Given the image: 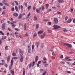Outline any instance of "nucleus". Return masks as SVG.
Listing matches in <instances>:
<instances>
[{
    "label": "nucleus",
    "instance_id": "1",
    "mask_svg": "<svg viewBox=\"0 0 75 75\" xmlns=\"http://www.w3.org/2000/svg\"><path fill=\"white\" fill-rule=\"evenodd\" d=\"M62 44L63 45V46H64V45H67L69 48H71V47H72V45L71 44L62 42Z\"/></svg>",
    "mask_w": 75,
    "mask_h": 75
},
{
    "label": "nucleus",
    "instance_id": "2",
    "mask_svg": "<svg viewBox=\"0 0 75 75\" xmlns=\"http://www.w3.org/2000/svg\"><path fill=\"white\" fill-rule=\"evenodd\" d=\"M53 28H54V29H58V28H61V27L56 25H54L53 26Z\"/></svg>",
    "mask_w": 75,
    "mask_h": 75
},
{
    "label": "nucleus",
    "instance_id": "3",
    "mask_svg": "<svg viewBox=\"0 0 75 75\" xmlns=\"http://www.w3.org/2000/svg\"><path fill=\"white\" fill-rule=\"evenodd\" d=\"M31 45L30 44H29V45L28 46V52L29 53H31V47H30Z\"/></svg>",
    "mask_w": 75,
    "mask_h": 75
},
{
    "label": "nucleus",
    "instance_id": "4",
    "mask_svg": "<svg viewBox=\"0 0 75 75\" xmlns=\"http://www.w3.org/2000/svg\"><path fill=\"white\" fill-rule=\"evenodd\" d=\"M1 27L2 28L3 30L5 29V28H6V24H5V23H4L2 24Z\"/></svg>",
    "mask_w": 75,
    "mask_h": 75
},
{
    "label": "nucleus",
    "instance_id": "5",
    "mask_svg": "<svg viewBox=\"0 0 75 75\" xmlns=\"http://www.w3.org/2000/svg\"><path fill=\"white\" fill-rule=\"evenodd\" d=\"M70 58V57H66L65 58V59L66 60H67L68 61H72V59H69Z\"/></svg>",
    "mask_w": 75,
    "mask_h": 75
},
{
    "label": "nucleus",
    "instance_id": "6",
    "mask_svg": "<svg viewBox=\"0 0 75 75\" xmlns=\"http://www.w3.org/2000/svg\"><path fill=\"white\" fill-rule=\"evenodd\" d=\"M20 56H21V57L20 59V62H22L23 61V55H22L21 54H20Z\"/></svg>",
    "mask_w": 75,
    "mask_h": 75
},
{
    "label": "nucleus",
    "instance_id": "7",
    "mask_svg": "<svg viewBox=\"0 0 75 75\" xmlns=\"http://www.w3.org/2000/svg\"><path fill=\"white\" fill-rule=\"evenodd\" d=\"M13 16H14V17H18V13H14L13 14Z\"/></svg>",
    "mask_w": 75,
    "mask_h": 75
},
{
    "label": "nucleus",
    "instance_id": "8",
    "mask_svg": "<svg viewBox=\"0 0 75 75\" xmlns=\"http://www.w3.org/2000/svg\"><path fill=\"white\" fill-rule=\"evenodd\" d=\"M54 21L55 24H57L58 23V19L56 18L54 19Z\"/></svg>",
    "mask_w": 75,
    "mask_h": 75
},
{
    "label": "nucleus",
    "instance_id": "9",
    "mask_svg": "<svg viewBox=\"0 0 75 75\" xmlns=\"http://www.w3.org/2000/svg\"><path fill=\"white\" fill-rule=\"evenodd\" d=\"M45 37V33H43V35H41L40 37V38H41V39H42L44 38V37Z\"/></svg>",
    "mask_w": 75,
    "mask_h": 75
},
{
    "label": "nucleus",
    "instance_id": "10",
    "mask_svg": "<svg viewBox=\"0 0 75 75\" xmlns=\"http://www.w3.org/2000/svg\"><path fill=\"white\" fill-rule=\"evenodd\" d=\"M27 28V24L25 23L24 24V30L25 31L26 30V29Z\"/></svg>",
    "mask_w": 75,
    "mask_h": 75
},
{
    "label": "nucleus",
    "instance_id": "11",
    "mask_svg": "<svg viewBox=\"0 0 75 75\" xmlns=\"http://www.w3.org/2000/svg\"><path fill=\"white\" fill-rule=\"evenodd\" d=\"M1 62H2L1 65H4V63H5V61L3 59L1 60Z\"/></svg>",
    "mask_w": 75,
    "mask_h": 75
},
{
    "label": "nucleus",
    "instance_id": "12",
    "mask_svg": "<svg viewBox=\"0 0 75 75\" xmlns=\"http://www.w3.org/2000/svg\"><path fill=\"white\" fill-rule=\"evenodd\" d=\"M38 56H36L35 58V62H37V61H38Z\"/></svg>",
    "mask_w": 75,
    "mask_h": 75
},
{
    "label": "nucleus",
    "instance_id": "13",
    "mask_svg": "<svg viewBox=\"0 0 75 75\" xmlns=\"http://www.w3.org/2000/svg\"><path fill=\"white\" fill-rule=\"evenodd\" d=\"M71 21H72V19L70 18L68 20L67 23H70Z\"/></svg>",
    "mask_w": 75,
    "mask_h": 75
},
{
    "label": "nucleus",
    "instance_id": "14",
    "mask_svg": "<svg viewBox=\"0 0 75 75\" xmlns=\"http://www.w3.org/2000/svg\"><path fill=\"white\" fill-rule=\"evenodd\" d=\"M43 31L42 30H40L38 32V34H42V33H43Z\"/></svg>",
    "mask_w": 75,
    "mask_h": 75
},
{
    "label": "nucleus",
    "instance_id": "15",
    "mask_svg": "<svg viewBox=\"0 0 75 75\" xmlns=\"http://www.w3.org/2000/svg\"><path fill=\"white\" fill-rule=\"evenodd\" d=\"M10 55H9L8 56L7 58L8 62H9V61H10Z\"/></svg>",
    "mask_w": 75,
    "mask_h": 75
},
{
    "label": "nucleus",
    "instance_id": "16",
    "mask_svg": "<svg viewBox=\"0 0 75 75\" xmlns=\"http://www.w3.org/2000/svg\"><path fill=\"white\" fill-rule=\"evenodd\" d=\"M58 1L59 3H64V1L63 0H58Z\"/></svg>",
    "mask_w": 75,
    "mask_h": 75
},
{
    "label": "nucleus",
    "instance_id": "17",
    "mask_svg": "<svg viewBox=\"0 0 75 75\" xmlns=\"http://www.w3.org/2000/svg\"><path fill=\"white\" fill-rule=\"evenodd\" d=\"M22 17V15H21V14H20L19 16L18 17V20H19V19H21Z\"/></svg>",
    "mask_w": 75,
    "mask_h": 75
},
{
    "label": "nucleus",
    "instance_id": "18",
    "mask_svg": "<svg viewBox=\"0 0 75 75\" xmlns=\"http://www.w3.org/2000/svg\"><path fill=\"white\" fill-rule=\"evenodd\" d=\"M10 24H11L12 25V26H13V28H14V27L16 26V25H15L13 23L11 22V23H10Z\"/></svg>",
    "mask_w": 75,
    "mask_h": 75
},
{
    "label": "nucleus",
    "instance_id": "19",
    "mask_svg": "<svg viewBox=\"0 0 75 75\" xmlns=\"http://www.w3.org/2000/svg\"><path fill=\"white\" fill-rule=\"evenodd\" d=\"M11 73L12 75H14V71L13 70L11 71Z\"/></svg>",
    "mask_w": 75,
    "mask_h": 75
},
{
    "label": "nucleus",
    "instance_id": "20",
    "mask_svg": "<svg viewBox=\"0 0 75 75\" xmlns=\"http://www.w3.org/2000/svg\"><path fill=\"white\" fill-rule=\"evenodd\" d=\"M36 29H38V28H39V25L38 24H36Z\"/></svg>",
    "mask_w": 75,
    "mask_h": 75
},
{
    "label": "nucleus",
    "instance_id": "21",
    "mask_svg": "<svg viewBox=\"0 0 75 75\" xmlns=\"http://www.w3.org/2000/svg\"><path fill=\"white\" fill-rule=\"evenodd\" d=\"M35 45L37 46V48H38V46H39V43L38 42H36L35 43Z\"/></svg>",
    "mask_w": 75,
    "mask_h": 75
},
{
    "label": "nucleus",
    "instance_id": "22",
    "mask_svg": "<svg viewBox=\"0 0 75 75\" xmlns=\"http://www.w3.org/2000/svg\"><path fill=\"white\" fill-rule=\"evenodd\" d=\"M34 20H35V21H38V20H37V18H36V17L34 16Z\"/></svg>",
    "mask_w": 75,
    "mask_h": 75
},
{
    "label": "nucleus",
    "instance_id": "23",
    "mask_svg": "<svg viewBox=\"0 0 75 75\" xmlns=\"http://www.w3.org/2000/svg\"><path fill=\"white\" fill-rule=\"evenodd\" d=\"M11 65H13V59L11 60Z\"/></svg>",
    "mask_w": 75,
    "mask_h": 75
},
{
    "label": "nucleus",
    "instance_id": "24",
    "mask_svg": "<svg viewBox=\"0 0 75 75\" xmlns=\"http://www.w3.org/2000/svg\"><path fill=\"white\" fill-rule=\"evenodd\" d=\"M12 55L13 56H14V57H16V56H17V54L14 52H13L12 54Z\"/></svg>",
    "mask_w": 75,
    "mask_h": 75
},
{
    "label": "nucleus",
    "instance_id": "25",
    "mask_svg": "<svg viewBox=\"0 0 75 75\" xmlns=\"http://www.w3.org/2000/svg\"><path fill=\"white\" fill-rule=\"evenodd\" d=\"M41 61H39L38 62V63L37 64V66H38V67H39V64H40V63H41Z\"/></svg>",
    "mask_w": 75,
    "mask_h": 75
},
{
    "label": "nucleus",
    "instance_id": "26",
    "mask_svg": "<svg viewBox=\"0 0 75 75\" xmlns=\"http://www.w3.org/2000/svg\"><path fill=\"white\" fill-rule=\"evenodd\" d=\"M4 4L5 5H6V6H8V7H9V6H10V5H9V4H8L6 3H5Z\"/></svg>",
    "mask_w": 75,
    "mask_h": 75
},
{
    "label": "nucleus",
    "instance_id": "27",
    "mask_svg": "<svg viewBox=\"0 0 75 75\" xmlns=\"http://www.w3.org/2000/svg\"><path fill=\"white\" fill-rule=\"evenodd\" d=\"M15 8L16 11H18V7L17 6H15Z\"/></svg>",
    "mask_w": 75,
    "mask_h": 75
},
{
    "label": "nucleus",
    "instance_id": "28",
    "mask_svg": "<svg viewBox=\"0 0 75 75\" xmlns=\"http://www.w3.org/2000/svg\"><path fill=\"white\" fill-rule=\"evenodd\" d=\"M13 59H18V57H13Z\"/></svg>",
    "mask_w": 75,
    "mask_h": 75
},
{
    "label": "nucleus",
    "instance_id": "29",
    "mask_svg": "<svg viewBox=\"0 0 75 75\" xmlns=\"http://www.w3.org/2000/svg\"><path fill=\"white\" fill-rule=\"evenodd\" d=\"M7 38V37L6 36H2V38L3 40V39H6V38Z\"/></svg>",
    "mask_w": 75,
    "mask_h": 75
},
{
    "label": "nucleus",
    "instance_id": "30",
    "mask_svg": "<svg viewBox=\"0 0 75 75\" xmlns=\"http://www.w3.org/2000/svg\"><path fill=\"white\" fill-rule=\"evenodd\" d=\"M40 9H40L39 10H38V9H36V11L37 13H40Z\"/></svg>",
    "mask_w": 75,
    "mask_h": 75
},
{
    "label": "nucleus",
    "instance_id": "31",
    "mask_svg": "<svg viewBox=\"0 0 75 75\" xmlns=\"http://www.w3.org/2000/svg\"><path fill=\"white\" fill-rule=\"evenodd\" d=\"M43 21L44 22H47V21H48V19H44L43 20Z\"/></svg>",
    "mask_w": 75,
    "mask_h": 75
},
{
    "label": "nucleus",
    "instance_id": "32",
    "mask_svg": "<svg viewBox=\"0 0 75 75\" xmlns=\"http://www.w3.org/2000/svg\"><path fill=\"white\" fill-rule=\"evenodd\" d=\"M30 15H31V14L30 13L28 14L27 16V18H28V17L30 16Z\"/></svg>",
    "mask_w": 75,
    "mask_h": 75
},
{
    "label": "nucleus",
    "instance_id": "33",
    "mask_svg": "<svg viewBox=\"0 0 75 75\" xmlns=\"http://www.w3.org/2000/svg\"><path fill=\"white\" fill-rule=\"evenodd\" d=\"M35 65V62H33L32 63V67H33Z\"/></svg>",
    "mask_w": 75,
    "mask_h": 75
},
{
    "label": "nucleus",
    "instance_id": "34",
    "mask_svg": "<svg viewBox=\"0 0 75 75\" xmlns=\"http://www.w3.org/2000/svg\"><path fill=\"white\" fill-rule=\"evenodd\" d=\"M14 2L16 5H18V3L17 1H15Z\"/></svg>",
    "mask_w": 75,
    "mask_h": 75
},
{
    "label": "nucleus",
    "instance_id": "35",
    "mask_svg": "<svg viewBox=\"0 0 75 75\" xmlns=\"http://www.w3.org/2000/svg\"><path fill=\"white\" fill-rule=\"evenodd\" d=\"M31 66H32V63H30L29 65V68H31Z\"/></svg>",
    "mask_w": 75,
    "mask_h": 75
},
{
    "label": "nucleus",
    "instance_id": "36",
    "mask_svg": "<svg viewBox=\"0 0 75 75\" xmlns=\"http://www.w3.org/2000/svg\"><path fill=\"white\" fill-rule=\"evenodd\" d=\"M31 6H29L28 7V10H30L31 9Z\"/></svg>",
    "mask_w": 75,
    "mask_h": 75
},
{
    "label": "nucleus",
    "instance_id": "37",
    "mask_svg": "<svg viewBox=\"0 0 75 75\" xmlns=\"http://www.w3.org/2000/svg\"><path fill=\"white\" fill-rule=\"evenodd\" d=\"M36 36H37V33H35L33 36V37H36Z\"/></svg>",
    "mask_w": 75,
    "mask_h": 75
},
{
    "label": "nucleus",
    "instance_id": "38",
    "mask_svg": "<svg viewBox=\"0 0 75 75\" xmlns=\"http://www.w3.org/2000/svg\"><path fill=\"white\" fill-rule=\"evenodd\" d=\"M5 50L6 51L8 50V46H6L5 47Z\"/></svg>",
    "mask_w": 75,
    "mask_h": 75
},
{
    "label": "nucleus",
    "instance_id": "39",
    "mask_svg": "<svg viewBox=\"0 0 75 75\" xmlns=\"http://www.w3.org/2000/svg\"><path fill=\"white\" fill-rule=\"evenodd\" d=\"M4 20H5V19L4 18L3 19V20H1V23H3V22H4Z\"/></svg>",
    "mask_w": 75,
    "mask_h": 75
},
{
    "label": "nucleus",
    "instance_id": "40",
    "mask_svg": "<svg viewBox=\"0 0 75 75\" xmlns=\"http://www.w3.org/2000/svg\"><path fill=\"white\" fill-rule=\"evenodd\" d=\"M20 53L21 54H23L24 52H23V50H21L20 51Z\"/></svg>",
    "mask_w": 75,
    "mask_h": 75
},
{
    "label": "nucleus",
    "instance_id": "41",
    "mask_svg": "<svg viewBox=\"0 0 75 75\" xmlns=\"http://www.w3.org/2000/svg\"><path fill=\"white\" fill-rule=\"evenodd\" d=\"M68 17L66 16L65 18V20L66 21H67V19H68Z\"/></svg>",
    "mask_w": 75,
    "mask_h": 75
},
{
    "label": "nucleus",
    "instance_id": "42",
    "mask_svg": "<svg viewBox=\"0 0 75 75\" xmlns=\"http://www.w3.org/2000/svg\"><path fill=\"white\" fill-rule=\"evenodd\" d=\"M60 63L61 64H65V62H62V61H61L60 62Z\"/></svg>",
    "mask_w": 75,
    "mask_h": 75
},
{
    "label": "nucleus",
    "instance_id": "43",
    "mask_svg": "<svg viewBox=\"0 0 75 75\" xmlns=\"http://www.w3.org/2000/svg\"><path fill=\"white\" fill-rule=\"evenodd\" d=\"M21 9L22 10H23V6L22 5H21Z\"/></svg>",
    "mask_w": 75,
    "mask_h": 75
},
{
    "label": "nucleus",
    "instance_id": "44",
    "mask_svg": "<svg viewBox=\"0 0 75 75\" xmlns=\"http://www.w3.org/2000/svg\"><path fill=\"white\" fill-rule=\"evenodd\" d=\"M57 7H58V8H60V7H61V6H60V5L59 4L57 5Z\"/></svg>",
    "mask_w": 75,
    "mask_h": 75
},
{
    "label": "nucleus",
    "instance_id": "45",
    "mask_svg": "<svg viewBox=\"0 0 75 75\" xmlns=\"http://www.w3.org/2000/svg\"><path fill=\"white\" fill-rule=\"evenodd\" d=\"M44 44H43V43H42L41 45V47L42 48H44Z\"/></svg>",
    "mask_w": 75,
    "mask_h": 75
},
{
    "label": "nucleus",
    "instance_id": "46",
    "mask_svg": "<svg viewBox=\"0 0 75 75\" xmlns=\"http://www.w3.org/2000/svg\"><path fill=\"white\" fill-rule=\"evenodd\" d=\"M12 66V65H11H11H10V66H9V69H11Z\"/></svg>",
    "mask_w": 75,
    "mask_h": 75
},
{
    "label": "nucleus",
    "instance_id": "47",
    "mask_svg": "<svg viewBox=\"0 0 75 75\" xmlns=\"http://www.w3.org/2000/svg\"><path fill=\"white\" fill-rule=\"evenodd\" d=\"M44 9H45V8L44 7V6H42V10L43 11H44Z\"/></svg>",
    "mask_w": 75,
    "mask_h": 75
},
{
    "label": "nucleus",
    "instance_id": "48",
    "mask_svg": "<svg viewBox=\"0 0 75 75\" xmlns=\"http://www.w3.org/2000/svg\"><path fill=\"white\" fill-rule=\"evenodd\" d=\"M48 31L49 32V33H52V30H48Z\"/></svg>",
    "mask_w": 75,
    "mask_h": 75
},
{
    "label": "nucleus",
    "instance_id": "49",
    "mask_svg": "<svg viewBox=\"0 0 75 75\" xmlns=\"http://www.w3.org/2000/svg\"><path fill=\"white\" fill-rule=\"evenodd\" d=\"M25 35L26 36V37H28V33H26L25 34Z\"/></svg>",
    "mask_w": 75,
    "mask_h": 75
},
{
    "label": "nucleus",
    "instance_id": "50",
    "mask_svg": "<svg viewBox=\"0 0 75 75\" xmlns=\"http://www.w3.org/2000/svg\"><path fill=\"white\" fill-rule=\"evenodd\" d=\"M73 11H74V9H73V8H72L71 10V12L72 13Z\"/></svg>",
    "mask_w": 75,
    "mask_h": 75
},
{
    "label": "nucleus",
    "instance_id": "51",
    "mask_svg": "<svg viewBox=\"0 0 75 75\" xmlns=\"http://www.w3.org/2000/svg\"><path fill=\"white\" fill-rule=\"evenodd\" d=\"M47 72L46 71H45L44 72V73L43 74H42V75H45V74H46Z\"/></svg>",
    "mask_w": 75,
    "mask_h": 75
},
{
    "label": "nucleus",
    "instance_id": "52",
    "mask_svg": "<svg viewBox=\"0 0 75 75\" xmlns=\"http://www.w3.org/2000/svg\"><path fill=\"white\" fill-rule=\"evenodd\" d=\"M48 64H45V66L46 67H48Z\"/></svg>",
    "mask_w": 75,
    "mask_h": 75
},
{
    "label": "nucleus",
    "instance_id": "53",
    "mask_svg": "<svg viewBox=\"0 0 75 75\" xmlns=\"http://www.w3.org/2000/svg\"><path fill=\"white\" fill-rule=\"evenodd\" d=\"M33 10H35L36 9V7H35V6H33Z\"/></svg>",
    "mask_w": 75,
    "mask_h": 75
},
{
    "label": "nucleus",
    "instance_id": "54",
    "mask_svg": "<svg viewBox=\"0 0 75 75\" xmlns=\"http://www.w3.org/2000/svg\"><path fill=\"white\" fill-rule=\"evenodd\" d=\"M11 11H14V8H12L11 9Z\"/></svg>",
    "mask_w": 75,
    "mask_h": 75
},
{
    "label": "nucleus",
    "instance_id": "55",
    "mask_svg": "<svg viewBox=\"0 0 75 75\" xmlns=\"http://www.w3.org/2000/svg\"><path fill=\"white\" fill-rule=\"evenodd\" d=\"M0 6H3L4 4H3L0 2Z\"/></svg>",
    "mask_w": 75,
    "mask_h": 75
},
{
    "label": "nucleus",
    "instance_id": "56",
    "mask_svg": "<svg viewBox=\"0 0 75 75\" xmlns=\"http://www.w3.org/2000/svg\"><path fill=\"white\" fill-rule=\"evenodd\" d=\"M23 75H25V70H23Z\"/></svg>",
    "mask_w": 75,
    "mask_h": 75
},
{
    "label": "nucleus",
    "instance_id": "57",
    "mask_svg": "<svg viewBox=\"0 0 75 75\" xmlns=\"http://www.w3.org/2000/svg\"><path fill=\"white\" fill-rule=\"evenodd\" d=\"M34 48V45H33L32 46V50H33Z\"/></svg>",
    "mask_w": 75,
    "mask_h": 75
},
{
    "label": "nucleus",
    "instance_id": "58",
    "mask_svg": "<svg viewBox=\"0 0 75 75\" xmlns=\"http://www.w3.org/2000/svg\"><path fill=\"white\" fill-rule=\"evenodd\" d=\"M27 4H27V3H25V4H24V5L25 6H27Z\"/></svg>",
    "mask_w": 75,
    "mask_h": 75
},
{
    "label": "nucleus",
    "instance_id": "59",
    "mask_svg": "<svg viewBox=\"0 0 75 75\" xmlns=\"http://www.w3.org/2000/svg\"><path fill=\"white\" fill-rule=\"evenodd\" d=\"M73 23H75V19H74L73 21Z\"/></svg>",
    "mask_w": 75,
    "mask_h": 75
},
{
    "label": "nucleus",
    "instance_id": "60",
    "mask_svg": "<svg viewBox=\"0 0 75 75\" xmlns=\"http://www.w3.org/2000/svg\"><path fill=\"white\" fill-rule=\"evenodd\" d=\"M4 66H5V67H7V66H8V65H7V64H5Z\"/></svg>",
    "mask_w": 75,
    "mask_h": 75
},
{
    "label": "nucleus",
    "instance_id": "61",
    "mask_svg": "<svg viewBox=\"0 0 75 75\" xmlns=\"http://www.w3.org/2000/svg\"><path fill=\"white\" fill-rule=\"evenodd\" d=\"M2 42V40H0V45H1V43Z\"/></svg>",
    "mask_w": 75,
    "mask_h": 75
},
{
    "label": "nucleus",
    "instance_id": "62",
    "mask_svg": "<svg viewBox=\"0 0 75 75\" xmlns=\"http://www.w3.org/2000/svg\"><path fill=\"white\" fill-rule=\"evenodd\" d=\"M63 31H64V32H67V30L66 29H64L63 30Z\"/></svg>",
    "mask_w": 75,
    "mask_h": 75
},
{
    "label": "nucleus",
    "instance_id": "63",
    "mask_svg": "<svg viewBox=\"0 0 75 75\" xmlns=\"http://www.w3.org/2000/svg\"><path fill=\"white\" fill-rule=\"evenodd\" d=\"M49 6V5L48 4H47L46 5V7H48Z\"/></svg>",
    "mask_w": 75,
    "mask_h": 75
},
{
    "label": "nucleus",
    "instance_id": "64",
    "mask_svg": "<svg viewBox=\"0 0 75 75\" xmlns=\"http://www.w3.org/2000/svg\"><path fill=\"white\" fill-rule=\"evenodd\" d=\"M52 54L53 55V56H55V53H54V52H53L52 53Z\"/></svg>",
    "mask_w": 75,
    "mask_h": 75
}]
</instances>
